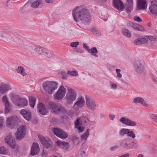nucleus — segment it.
I'll use <instances>...</instances> for the list:
<instances>
[{"label":"nucleus","mask_w":157,"mask_h":157,"mask_svg":"<svg viewBox=\"0 0 157 157\" xmlns=\"http://www.w3.org/2000/svg\"><path fill=\"white\" fill-rule=\"evenodd\" d=\"M72 15L75 21L86 25L89 23L90 17L88 10L84 5L78 6L72 10Z\"/></svg>","instance_id":"1"},{"label":"nucleus","mask_w":157,"mask_h":157,"mask_svg":"<svg viewBox=\"0 0 157 157\" xmlns=\"http://www.w3.org/2000/svg\"><path fill=\"white\" fill-rule=\"evenodd\" d=\"M48 107L51 111L56 114L65 113L67 112L65 108L63 106L56 103L50 101L48 104Z\"/></svg>","instance_id":"2"},{"label":"nucleus","mask_w":157,"mask_h":157,"mask_svg":"<svg viewBox=\"0 0 157 157\" xmlns=\"http://www.w3.org/2000/svg\"><path fill=\"white\" fill-rule=\"evenodd\" d=\"M9 96L12 101L18 106L24 107L28 105L27 99L22 98L18 95H15L12 93L9 94Z\"/></svg>","instance_id":"3"},{"label":"nucleus","mask_w":157,"mask_h":157,"mask_svg":"<svg viewBox=\"0 0 157 157\" xmlns=\"http://www.w3.org/2000/svg\"><path fill=\"white\" fill-rule=\"evenodd\" d=\"M57 85L56 82L47 81L43 83L42 87L47 93L51 94L57 88Z\"/></svg>","instance_id":"4"},{"label":"nucleus","mask_w":157,"mask_h":157,"mask_svg":"<svg viewBox=\"0 0 157 157\" xmlns=\"http://www.w3.org/2000/svg\"><path fill=\"white\" fill-rule=\"evenodd\" d=\"M76 97V93L73 89L70 88L67 89L65 99L68 104H71L75 100Z\"/></svg>","instance_id":"5"},{"label":"nucleus","mask_w":157,"mask_h":157,"mask_svg":"<svg viewBox=\"0 0 157 157\" xmlns=\"http://www.w3.org/2000/svg\"><path fill=\"white\" fill-rule=\"evenodd\" d=\"M66 93V89L63 85L60 86L58 90L54 95L55 100H62L65 96Z\"/></svg>","instance_id":"6"},{"label":"nucleus","mask_w":157,"mask_h":157,"mask_svg":"<svg viewBox=\"0 0 157 157\" xmlns=\"http://www.w3.org/2000/svg\"><path fill=\"white\" fill-rule=\"evenodd\" d=\"M134 65L136 71L139 73H141L144 70V63L143 60L139 59L136 60Z\"/></svg>","instance_id":"7"},{"label":"nucleus","mask_w":157,"mask_h":157,"mask_svg":"<svg viewBox=\"0 0 157 157\" xmlns=\"http://www.w3.org/2000/svg\"><path fill=\"white\" fill-rule=\"evenodd\" d=\"M19 119L15 116H10L7 118L6 124L7 126L10 128H13L19 121Z\"/></svg>","instance_id":"8"},{"label":"nucleus","mask_w":157,"mask_h":157,"mask_svg":"<svg viewBox=\"0 0 157 157\" xmlns=\"http://www.w3.org/2000/svg\"><path fill=\"white\" fill-rule=\"evenodd\" d=\"M26 128L25 126L22 125L17 128L16 133V138L19 140L22 139L26 134Z\"/></svg>","instance_id":"9"},{"label":"nucleus","mask_w":157,"mask_h":157,"mask_svg":"<svg viewBox=\"0 0 157 157\" xmlns=\"http://www.w3.org/2000/svg\"><path fill=\"white\" fill-rule=\"evenodd\" d=\"M119 121L121 124L127 126L134 127L137 125V123L136 122L132 121L125 117H121L119 120Z\"/></svg>","instance_id":"10"},{"label":"nucleus","mask_w":157,"mask_h":157,"mask_svg":"<svg viewBox=\"0 0 157 157\" xmlns=\"http://www.w3.org/2000/svg\"><path fill=\"white\" fill-rule=\"evenodd\" d=\"M5 142L11 148H14L16 147L15 139L11 133H9L5 138Z\"/></svg>","instance_id":"11"},{"label":"nucleus","mask_w":157,"mask_h":157,"mask_svg":"<svg viewBox=\"0 0 157 157\" xmlns=\"http://www.w3.org/2000/svg\"><path fill=\"white\" fill-rule=\"evenodd\" d=\"M53 132L57 136L62 139H65L68 137L67 134L64 131L60 129L54 128Z\"/></svg>","instance_id":"12"},{"label":"nucleus","mask_w":157,"mask_h":157,"mask_svg":"<svg viewBox=\"0 0 157 157\" xmlns=\"http://www.w3.org/2000/svg\"><path fill=\"white\" fill-rule=\"evenodd\" d=\"M130 143L129 139L128 138H126L122 139L119 143V146L122 148L126 149H130Z\"/></svg>","instance_id":"13"},{"label":"nucleus","mask_w":157,"mask_h":157,"mask_svg":"<svg viewBox=\"0 0 157 157\" xmlns=\"http://www.w3.org/2000/svg\"><path fill=\"white\" fill-rule=\"evenodd\" d=\"M75 128L77 129L78 132H82L84 130L85 128L82 125L81 119L78 118L75 122Z\"/></svg>","instance_id":"14"},{"label":"nucleus","mask_w":157,"mask_h":157,"mask_svg":"<svg viewBox=\"0 0 157 157\" xmlns=\"http://www.w3.org/2000/svg\"><path fill=\"white\" fill-rule=\"evenodd\" d=\"M39 138L45 147L48 148L51 147L52 142L50 139H48L46 140L44 137L41 136H39Z\"/></svg>","instance_id":"15"},{"label":"nucleus","mask_w":157,"mask_h":157,"mask_svg":"<svg viewBox=\"0 0 157 157\" xmlns=\"http://www.w3.org/2000/svg\"><path fill=\"white\" fill-rule=\"evenodd\" d=\"M37 110L42 115H46L48 114V110L45 105L41 103H39L37 105Z\"/></svg>","instance_id":"16"},{"label":"nucleus","mask_w":157,"mask_h":157,"mask_svg":"<svg viewBox=\"0 0 157 157\" xmlns=\"http://www.w3.org/2000/svg\"><path fill=\"white\" fill-rule=\"evenodd\" d=\"M86 104L88 109L92 111H94L95 109L96 105L95 102L92 99L86 98Z\"/></svg>","instance_id":"17"},{"label":"nucleus","mask_w":157,"mask_h":157,"mask_svg":"<svg viewBox=\"0 0 157 157\" xmlns=\"http://www.w3.org/2000/svg\"><path fill=\"white\" fill-rule=\"evenodd\" d=\"M20 113L26 120L29 121L31 120L32 117L31 113L29 110L22 109L20 111Z\"/></svg>","instance_id":"18"},{"label":"nucleus","mask_w":157,"mask_h":157,"mask_svg":"<svg viewBox=\"0 0 157 157\" xmlns=\"http://www.w3.org/2000/svg\"><path fill=\"white\" fill-rule=\"evenodd\" d=\"M11 89L10 85L7 83H2L0 85V94H4Z\"/></svg>","instance_id":"19"},{"label":"nucleus","mask_w":157,"mask_h":157,"mask_svg":"<svg viewBox=\"0 0 157 157\" xmlns=\"http://www.w3.org/2000/svg\"><path fill=\"white\" fill-rule=\"evenodd\" d=\"M147 1L145 0H138L137 2L136 10H140L146 9L147 8Z\"/></svg>","instance_id":"20"},{"label":"nucleus","mask_w":157,"mask_h":157,"mask_svg":"<svg viewBox=\"0 0 157 157\" xmlns=\"http://www.w3.org/2000/svg\"><path fill=\"white\" fill-rule=\"evenodd\" d=\"M40 148L39 145L37 143H34L32 147L31 154L33 156L36 155L38 154L39 152Z\"/></svg>","instance_id":"21"},{"label":"nucleus","mask_w":157,"mask_h":157,"mask_svg":"<svg viewBox=\"0 0 157 157\" xmlns=\"http://www.w3.org/2000/svg\"><path fill=\"white\" fill-rule=\"evenodd\" d=\"M85 102L83 98L82 97L78 98L77 101L74 104L73 107H76L78 108H81L84 106Z\"/></svg>","instance_id":"22"},{"label":"nucleus","mask_w":157,"mask_h":157,"mask_svg":"<svg viewBox=\"0 0 157 157\" xmlns=\"http://www.w3.org/2000/svg\"><path fill=\"white\" fill-rule=\"evenodd\" d=\"M113 5L116 9L122 10L123 9V3L120 0H113Z\"/></svg>","instance_id":"23"},{"label":"nucleus","mask_w":157,"mask_h":157,"mask_svg":"<svg viewBox=\"0 0 157 157\" xmlns=\"http://www.w3.org/2000/svg\"><path fill=\"white\" fill-rule=\"evenodd\" d=\"M148 42V39L145 38H138L134 41V43L136 45H140L144 44Z\"/></svg>","instance_id":"24"},{"label":"nucleus","mask_w":157,"mask_h":157,"mask_svg":"<svg viewBox=\"0 0 157 157\" xmlns=\"http://www.w3.org/2000/svg\"><path fill=\"white\" fill-rule=\"evenodd\" d=\"M44 55L48 59H53L54 57L53 52L50 50H46L45 49V51L43 53Z\"/></svg>","instance_id":"25"},{"label":"nucleus","mask_w":157,"mask_h":157,"mask_svg":"<svg viewBox=\"0 0 157 157\" xmlns=\"http://www.w3.org/2000/svg\"><path fill=\"white\" fill-rule=\"evenodd\" d=\"M150 12L154 15H157V5L151 4L149 8Z\"/></svg>","instance_id":"26"},{"label":"nucleus","mask_w":157,"mask_h":157,"mask_svg":"<svg viewBox=\"0 0 157 157\" xmlns=\"http://www.w3.org/2000/svg\"><path fill=\"white\" fill-rule=\"evenodd\" d=\"M44 48L40 47H36L34 49L33 53L42 54L44 53L45 51Z\"/></svg>","instance_id":"27"},{"label":"nucleus","mask_w":157,"mask_h":157,"mask_svg":"<svg viewBox=\"0 0 157 157\" xmlns=\"http://www.w3.org/2000/svg\"><path fill=\"white\" fill-rule=\"evenodd\" d=\"M56 144L58 146L63 149H66L69 147L68 144L67 142L58 141L56 142Z\"/></svg>","instance_id":"28"},{"label":"nucleus","mask_w":157,"mask_h":157,"mask_svg":"<svg viewBox=\"0 0 157 157\" xmlns=\"http://www.w3.org/2000/svg\"><path fill=\"white\" fill-rule=\"evenodd\" d=\"M122 33L124 36L127 38H130L131 36L130 31L126 28H122L121 30Z\"/></svg>","instance_id":"29"},{"label":"nucleus","mask_w":157,"mask_h":157,"mask_svg":"<svg viewBox=\"0 0 157 157\" xmlns=\"http://www.w3.org/2000/svg\"><path fill=\"white\" fill-rule=\"evenodd\" d=\"M17 73L20 74L23 76H25L27 75V73L25 71L24 67L21 66H19L16 69Z\"/></svg>","instance_id":"30"},{"label":"nucleus","mask_w":157,"mask_h":157,"mask_svg":"<svg viewBox=\"0 0 157 157\" xmlns=\"http://www.w3.org/2000/svg\"><path fill=\"white\" fill-rule=\"evenodd\" d=\"M88 52L91 55H93L95 57H98V56L95 54L98 53V50L95 47H93L91 48L90 49L88 50Z\"/></svg>","instance_id":"31"},{"label":"nucleus","mask_w":157,"mask_h":157,"mask_svg":"<svg viewBox=\"0 0 157 157\" xmlns=\"http://www.w3.org/2000/svg\"><path fill=\"white\" fill-rule=\"evenodd\" d=\"M128 129H129L126 128L121 129L119 132V135L120 136H123L125 135H127Z\"/></svg>","instance_id":"32"},{"label":"nucleus","mask_w":157,"mask_h":157,"mask_svg":"<svg viewBox=\"0 0 157 157\" xmlns=\"http://www.w3.org/2000/svg\"><path fill=\"white\" fill-rule=\"evenodd\" d=\"M67 74L71 76L76 77L78 75V71L76 70L73 71L68 70L67 71Z\"/></svg>","instance_id":"33"},{"label":"nucleus","mask_w":157,"mask_h":157,"mask_svg":"<svg viewBox=\"0 0 157 157\" xmlns=\"http://www.w3.org/2000/svg\"><path fill=\"white\" fill-rule=\"evenodd\" d=\"M9 36L5 32H0V39L7 40L9 38Z\"/></svg>","instance_id":"34"},{"label":"nucleus","mask_w":157,"mask_h":157,"mask_svg":"<svg viewBox=\"0 0 157 157\" xmlns=\"http://www.w3.org/2000/svg\"><path fill=\"white\" fill-rule=\"evenodd\" d=\"M90 135L89 131V129H87L86 132L82 136H81V138L82 140H86Z\"/></svg>","instance_id":"35"},{"label":"nucleus","mask_w":157,"mask_h":157,"mask_svg":"<svg viewBox=\"0 0 157 157\" xmlns=\"http://www.w3.org/2000/svg\"><path fill=\"white\" fill-rule=\"evenodd\" d=\"M29 104L30 106L33 108L35 105V102L36 101L35 98L33 97H30L29 98Z\"/></svg>","instance_id":"36"},{"label":"nucleus","mask_w":157,"mask_h":157,"mask_svg":"<svg viewBox=\"0 0 157 157\" xmlns=\"http://www.w3.org/2000/svg\"><path fill=\"white\" fill-rule=\"evenodd\" d=\"M124 8L127 11L130 12L133 9V4H126Z\"/></svg>","instance_id":"37"},{"label":"nucleus","mask_w":157,"mask_h":157,"mask_svg":"<svg viewBox=\"0 0 157 157\" xmlns=\"http://www.w3.org/2000/svg\"><path fill=\"white\" fill-rule=\"evenodd\" d=\"M2 101L4 105L10 103V102H9L8 100V98L7 96L6 95H4L2 97Z\"/></svg>","instance_id":"38"},{"label":"nucleus","mask_w":157,"mask_h":157,"mask_svg":"<svg viewBox=\"0 0 157 157\" xmlns=\"http://www.w3.org/2000/svg\"><path fill=\"white\" fill-rule=\"evenodd\" d=\"M127 136L132 139H134L136 137V135L134 132L132 131L131 130L129 129H128Z\"/></svg>","instance_id":"39"},{"label":"nucleus","mask_w":157,"mask_h":157,"mask_svg":"<svg viewBox=\"0 0 157 157\" xmlns=\"http://www.w3.org/2000/svg\"><path fill=\"white\" fill-rule=\"evenodd\" d=\"M8 149L5 148L4 147H0V154L6 155L8 153Z\"/></svg>","instance_id":"40"},{"label":"nucleus","mask_w":157,"mask_h":157,"mask_svg":"<svg viewBox=\"0 0 157 157\" xmlns=\"http://www.w3.org/2000/svg\"><path fill=\"white\" fill-rule=\"evenodd\" d=\"M41 2L40 0H38L33 2L31 6L33 8H37Z\"/></svg>","instance_id":"41"},{"label":"nucleus","mask_w":157,"mask_h":157,"mask_svg":"<svg viewBox=\"0 0 157 157\" xmlns=\"http://www.w3.org/2000/svg\"><path fill=\"white\" fill-rule=\"evenodd\" d=\"M150 117L154 122L157 123V114H151L150 115Z\"/></svg>","instance_id":"42"},{"label":"nucleus","mask_w":157,"mask_h":157,"mask_svg":"<svg viewBox=\"0 0 157 157\" xmlns=\"http://www.w3.org/2000/svg\"><path fill=\"white\" fill-rule=\"evenodd\" d=\"M5 105V112L6 113H8L10 112V103L6 104L5 105Z\"/></svg>","instance_id":"43"},{"label":"nucleus","mask_w":157,"mask_h":157,"mask_svg":"<svg viewBox=\"0 0 157 157\" xmlns=\"http://www.w3.org/2000/svg\"><path fill=\"white\" fill-rule=\"evenodd\" d=\"M92 32L94 35L96 36H98L101 35V32L100 31L97 30L96 29H93Z\"/></svg>","instance_id":"44"},{"label":"nucleus","mask_w":157,"mask_h":157,"mask_svg":"<svg viewBox=\"0 0 157 157\" xmlns=\"http://www.w3.org/2000/svg\"><path fill=\"white\" fill-rule=\"evenodd\" d=\"M60 75L62 76V78L63 79H66L67 77V74L66 71H61L60 72Z\"/></svg>","instance_id":"45"},{"label":"nucleus","mask_w":157,"mask_h":157,"mask_svg":"<svg viewBox=\"0 0 157 157\" xmlns=\"http://www.w3.org/2000/svg\"><path fill=\"white\" fill-rule=\"evenodd\" d=\"M142 98L141 97H136L133 100V102L135 103H140Z\"/></svg>","instance_id":"46"},{"label":"nucleus","mask_w":157,"mask_h":157,"mask_svg":"<svg viewBox=\"0 0 157 157\" xmlns=\"http://www.w3.org/2000/svg\"><path fill=\"white\" fill-rule=\"evenodd\" d=\"M128 23L129 24V25L134 29L136 30H137L138 26L139 25L136 23H133L131 22H129Z\"/></svg>","instance_id":"47"},{"label":"nucleus","mask_w":157,"mask_h":157,"mask_svg":"<svg viewBox=\"0 0 157 157\" xmlns=\"http://www.w3.org/2000/svg\"><path fill=\"white\" fill-rule=\"evenodd\" d=\"M116 71L117 73V78H121L122 77V75L121 73V70L119 69H116Z\"/></svg>","instance_id":"48"},{"label":"nucleus","mask_w":157,"mask_h":157,"mask_svg":"<svg viewBox=\"0 0 157 157\" xmlns=\"http://www.w3.org/2000/svg\"><path fill=\"white\" fill-rule=\"evenodd\" d=\"M132 144L131 146H130V149L132 148H137L138 146V144L136 142L133 141L132 143Z\"/></svg>","instance_id":"49"},{"label":"nucleus","mask_w":157,"mask_h":157,"mask_svg":"<svg viewBox=\"0 0 157 157\" xmlns=\"http://www.w3.org/2000/svg\"><path fill=\"white\" fill-rule=\"evenodd\" d=\"M79 44V43L78 42H72L70 44V45L72 47L76 48Z\"/></svg>","instance_id":"50"},{"label":"nucleus","mask_w":157,"mask_h":157,"mask_svg":"<svg viewBox=\"0 0 157 157\" xmlns=\"http://www.w3.org/2000/svg\"><path fill=\"white\" fill-rule=\"evenodd\" d=\"M140 104H141L143 106L146 107H147L148 105V104L143 98H142Z\"/></svg>","instance_id":"51"},{"label":"nucleus","mask_w":157,"mask_h":157,"mask_svg":"<svg viewBox=\"0 0 157 157\" xmlns=\"http://www.w3.org/2000/svg\"><path fill=\"white\" fill-rule=\"evenodd\" d=\"M86 156V151L84 150L81 151L80 153V155L78 157H85Z\"/></svg>","instance_id":"52"},{"label":"nucleus","mask_w":157,"mask_h":157,"mask_svg":"<svg viewBox=\"0 0 157 157\" xmlns=\"http://www.w3.org/2000/svg\"><path fill=\"white\" fill-rule=\"evenodd\" d=\"M110 86L111 89L113 90H115L117 88V85L115 83H111L110 84Z\"/></svg>","instance_id":"53"},{"label":"nucleus","mask_w":157,"mask_h":157,"mask_svg":"<svg viewBox=\"0 0 157 157\" xmlns=\"http://www.w3.org/2000/svg\"><path fill=\"white\" fill-rule=\"evenodd\" d=\"M149 40L153 41H157V36H148Z\"/></svg>","instance_id":"54"},{"label":"nucleus","mask_w":157,"mask_h":157,"mask_svg":"<svg viewBox=\"0 0 157 157\" xmlns=\"http://www.w3.org/2000/svg\"><path fill=\"white\" fill-rule=\"evenodd\" d=\"M137 30L140 31H145L144 28L141 25H138Z\"/></svg>","instance_id":"55"},{"label":"nucleus","mask_w":157,"mask_h":157,"mask_svg":"<svg viewBox=\"0 0 157 157\" xmlns=\"http://www.w3.org/2000/svg\"><path fill=\"white\" fill-rule=\"evenodd\" d=\"M133 19L135 21L138 22H140L142 21L140 18L138 16L135 17H134Z\"/></svg>","instance_id":"56"},{"label":"nucleus","mask_w":157,"mask_h":157,"mask_svg":"<svg viewBox=\"0 0 157 157\" xmlns=\"http://www.w3.org/2000/svg\"><path fill=\"white\" fill-rule=\"evenodd\" d=\"M4 123V120L2 117H0V128H2Z\"/></svg>","instance_id":"57"},{"label":"nucleus","mask_w":157,"mask_h":157,"mask_svg":"<svg viewBox=\"0 0 157 157\" xmlns=\"http://www.w3.org/2000/svg\"><path fill=\"white\" fill-rule=\"evenodd\" d=\"M73 139L74 142H76L77 144H78L79 142V139L78 137H74L73 136Z\"/></svg>","instance_id":"58"},{"label":"nucleus","mask_w":157,"mask_h":157,"mask_svg":"<svg viewBox=\"0 0 157 157\" xmlns=\"http://www.w3.org/2000/svg\"><path fill=\"white\" fill-rule=\"evenodd\" d=\"M48 155V152L44 150H43L42 155V157H46Z\"/></svg>","instance_id":"59"},{"label":"nucleus","mask_w":157,"mask_h":157,"mask_svg":"<svg viewBox=\"0 0 157 157\" xmlns=\"http://www.w3.org/2000/svg\"><path fill=\"white\" fill-rule=\"evenodd\" d=\"M83 47L88 52V50H89V47L86 44H84L83 45Z\"/></svg>","instance_id":"60"},{"label":"nucleus","mask_w":157,"mask_h":157,"mask_svg":"<svg viewBox=\"0 0 157 157\" xmlns=\"http://www.w3.org/2000/svg\"><path fill=\"white\" fill-rule=\"evenodd\" d=\"M115 116L113 114H110L109 115V119L112 120H113L115 118Z\"/></svg>","instance_id":"61"},{"label":"nucleus","mask_w":157,"mask_h":157,"mask_svg":"<svg viewBox=\"0 0 157 157\" xmlns=\"http://www.w3.org/2000/svg\"><path fill=\"white\" fill-rule=\"evenodd\" d=\"M76 51L80 53H83L84 52V51L83 50L80 49V48H77L76 49Z\"/></svg>","instance_id":"62"},{"label":"nucleus","mask_w":157,"mask_h":157,"mask_svg":"<svg viewBox=\"0 0 157 157\" xmlns=\"http://www.w3.org/2000/svg\"><path fill=\"white\" fill-rule=\"evenodd\" d=\"M54 157H61V155L59 153H55L54 155Z\"/></svg>","instance_id":"63"},{"label":"nucleus","mask_w":157,"mask_h":157,"mask_svg":"<svg viewBox=\"0 0 157 157\" xmlns=\"http://www.w3.org/2000/svg\"><path fill=\"white\" fill-rule=\"evenodd\" d=\"M129 155V154L126 153L120 156L119 157H128Z\"/></svg>","instance_id":"64"}]
</instances>
